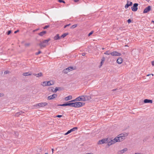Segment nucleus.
<instances>
[{
	"label": "nucleus",
	"instance_id": "nucleus-1",
	"mask_svg": "<svg viewBox=\"0 0 154 154\" xmlns=\"http://www.w3.org/2000/svg\"><path fill=\"white\" fill-rule=\"evenodd\" d=\"M54 84L53 81H45L42 82L41 83V85L43 86H50L51 85Z\"/></svg>",
	"mask_w": 154,
	"mask_h": 154
},
{
	"label": "nucleus",
	"instance_id": "nucleus-2",
	"mask_svg": "<svg viewBox=\"0 0 154 154\" xmlns=\"http://www.w3.org/2000/svg\"><path fill=\"white\" fill-rule=\"evenodd\" d=\"M74 107L79 108L85 104V103L81 102H75L73 103Z\"/></svg>",
	"mask_w": 154,
	"mask_h": 154
},
{
	"label": "nucleus",
	"instance_id": "nucleus-3",
	"mask_svg": "<svg viewBox=\"0 0 154 154\" xmlns=\"http://www.w3.org/2000/svg\"><path fill=\"white\" fill-rule=\"evenodd\" d=\"M75 68H74L72 66H70L67 68L65 69H64L63 71V73H64L65 74H67L68 72H70V71H72L74 69H75Z\"/></svg>",
	"mask_w": 154,
	"mask_h": 154
},
{
	"label": "nucleus",
	"instance_id": "nucleus-4",
	"mask_svg": "<svg viewBox=\"0 0 154 154\" xmlns=\"http://www.w3.org/2000/svg\"><path fill=\"white\" fill-rule=\"evenodd\" d=\"M57 106H69L71 107H74V104L73 103H71V102H67L66 103H64L63 104H58Z\"/></svg>",
	"mask_w": 154,
	"mask_h": 154
},
{
	"label": "nucleus",
	"instance_id": "nucleus-5",
	"mask_svg": "<svg viewBox=\"0 0 154 154\" xmlns=\"http://www.w3.org/2000/svg\"><path fill=\"white\" fill-rule=\"evenodd\" d=\"M138 6V4L137 3H135L134 4V5L132 7H131V9L133 11H136L137 10V6Z\"/></svg>",
	"mask_w": 154,
	"mask_h": 154
},
{
	"label": "nucleus",
	"instance_id": "nucleus-6",
	"mask_svg": "<svg viewBox=\"0 0 154 154\" xmlns=\"http://www.w3.org/2000/svg\"><path fill=\"white\" fill-rule=\"evenodd\" d=\"M111 54L112 56H119L121 55V54L116 51H113L111 52Z\"/></svg>",
	"mask_w": 154,
	"mask_h": 154
},
{
	"label": "nucleus",
	"instance_id": "nucleus-7",
	"mask_svg": "<svg viewBox=\"0 0 154 154\" xmlns=\"http://www.w3.org/2000/svg\"><path fill=\"white\" fill-rule=\"evenodd\" d=\"M107 139H102L101 140H100L98 142V144H103L104 143H107Z\"/></svg>",
	"mask_w": 154,
	"mask_h": 154
},
{
	"label": "nucleus",
	"instance_id": "nucleus-8",
	"mask_svg": "<svg viewBox=\"0 0 154 154\" xmlns=\"http://www.w3.org/2000/svg\"><path fill=\"white\" fill-rule=\"evenodd\" d=\"M57 96V95L56 94H53L52 95L48 96V100H52L55 98Z\"/></svg>",
	"mask_w": 154,
	"mask_h": 154
},
{
	"label": "nucleus",
	"instance_id": "nucleus-9",
	"mask_svg": "<svg viewBox=\"0 0 154 154\" xmlns=\"http://www.w3.org/2000/svg\"><path fill=\"white\" fill-rule=\"evenodd\" d=\"M83 100L84 101H88L91 99V98L90 96L88 95H83Z\"/></svg>",
	"mask_w": 154,
	"mask_h": 154
},
{
	"label": "nucleus",
	"instance_id": "nucleus-10",
	"mask_svg": "<svg viewBox=\"0 0 154 154\" xmlns=\"http://www.w3.org/2000/svg\"><path fill=\"white\" fill-rule=\"evenodd\" d=\"M151 9V7L150 6H148L144 10L143 13H146L149 11Z\"/></svg>",
	"mask_w": 154,
	"mask_h": 154
},
{
	"label": "nucleus",
	"instance_id": "nucleus-11",
	"mask_svg": "<svg viewBox=\"0 0 154 154\" xmlns=\"http://www.w3.org/2000/svg\"><path fill=\"white\" fill-rule=\"evenodd\" d=\"M118 136V139L119 142L122 141L125 139V137H124V136L120 135V134H119Z\"/></svg>",
	"mask_w": 154,
	"mask_h": 154
},
{
	"label": "nucleus",
	"instance_id": "nucleus-12",
	"mask_svg": "<svg viewBox=\"0 0 154 154\" xmlns=\"http://www.w3.org/2000/svg\"><path fill=\"white\" fill-rule=\"evenodd\" d=\"M132 5V3L131 2L128 1H127V3L125 5V8H127L129 6H131Z\"/></svg>",
	"mask_w": 154,
	"mask_h": 154
},
{
	"label": "nucleus",
	"instance_id": "nucleus-13",
	"mask_svg": "<svg viewBox=\"0 0 154 154\" xmlns=\"http://www.w3.org/2000/svg\"><path fill=\"white\" fill-rule=\"evenodd\" d=\"M127 150L128 149L127 148H125L122 150L118 151V154H122L127 151Z\"/></svg>",
	"mask_w": 154,
	"mask_h": 154
},
{
	"label": "nucleus",
	"instance_id": "nucleus-14",
	"mask_svg": "<svg viewBox=\"0 0 154 154\" xmlns=\"http://www.w3.org/2000/svg\"><path fill=\"white\" fill-rule=\"evenodd\" d=\"M63 90V88L56 87L53 91V92L56 93L58 91H62Z\"/></svg>",
	"mask_w": 154,
	"mask_h": 154
},
{
	"label": "nucleus",
	"instance_id": "nucleus-15",
	"mask_svg": "<svg viewBox=\"0 0 154 154\" xmlns=\"http://www.w3.org/2000/svg\"><path fill=\"white\" fill-rule=\"evenodd\" d=\"M114 143H115V142L113 140H110V141H109V140L108 141L107 140V143L108 144V145L109 146L111 145Z\"/></svg>",
	"mask_w": 154,
	"mask_h": 154
},
{
	"label": "nucleus",
	"instance_id": "nucleus-16",
	"mask_svg": "<svg viewBox=\"0 0 154 154\" xmlns=\"http://www.w3.org/2000/svg\"><path fill=\"white\" fill-rule=\"evenodd\" d=\"M143 103H152V100L148 99H145L143 100Z\"/></svg>",
	"mask_w": 154,
	"mask_h": 154
},
{
	"label": "nucleus",
	"instance_id": "nucleus-17",
	"mask_svg": "<svg viewBox=\"0 0 154 154\" xmlns=\"http://www.w3.org/2000/svg\"><path fill=\"white\" fill-rule=\"evenodd\" d=\"M83 96H84L82 95L76 98V99L77 100V101H84V100H83Z\"/></svg>",
	"mask_w": 154,
	"mask_h": 154
},
{
	"label": "nucleus",
	"instance_id": "nucleus-18",
	"mask_svg": "<svg viewBox=\"0 0 154 154\" xmlns=\"http://www.w3.org/2000/svg\"><path fill=\"white\" fill-rule=\"evenodd\" d=\"M61 38V36H60L59 34H57L54 37V40H57L60 39Z\"/></svg>",
	"mask_w": 154,
	"mask_h": 154
},
{
	"label": "nucleus",
	"instance_id": "nucleus-19",
	"mask_svg": "<svg viewBox=\"0 0 154 154\" xmlns=\"http://www.w3.org/2000/svg\"><path fill=\"white\" fill-rule=\"evenodd\" d=\"M123 61V59L121 57H119L117 60V63L119 64H121Z\"/></svg>",
	"mask_w": 154,
	"mask_h": 154
},
{
	"label": "nucleus",
	"instance_id": "nucleus-20",
	"mask_svg": "<svg viewBox=\"0 0 154 154\" xmlns=\"http://www.w3.org/2000/svg\"><path fill=\"white\" fill-rule=\"evenodd\" d=\"M105 57H103L101 59V61L100 62V65L99 66V67L100 68L103 65V63H104L105 60Z\"/></svg>",
	"mask_w": 154,
	"mask_h": 154
},
{
	"label": "nucleus",
	"instance_id": "nucleus-21",
	"mask_svg": "<svg viewBox=\"0 0 154 154\" xmlns=\"http://www.w3.org/2000/svg\"><path fill=\"white\" fill-rule=\"evenodd\" d=\"M78 129V128L77 127H75L73 128L72 129H70V130L68 131V133H69V134L71 132L75 131V130H77Z\"/></svg>",
	"mask_w": 154,
	"mask_h": 154
},
{
	"label": "nucleus",
	"instance_id": "nucleus-22",
	"mask_svg": "<svg viewBox=\"0 0 154 154\" xmlns=\"http://www.w3.org/2000/svg\"><path fill=\"white\" fill-rule=\"evenodd\" d=\"M33 75L39 77L42 76L43 74L42 72H40L38 74H33Z\"/></svg>",
	"mask_w": 154,
	"mask_h": 154
},
{
	"label": "nucleus",
	"instance_id": "nucleus-23",
	"mask_svg": "<svg viewBox=\"0 0 154 154\" xmlns=\"http://www.w3.org/2000/svg\"><path fill=\"white\" fill-rule=\"evenodd\" d=\"M48 104V103L46 102H42L40 103V107H43Z\"/></svg>",
	"mask_w": 154,
	"mask_h": 154
},
{
	"label": "nucleus",
	"instance_id": "nucleus-24",
	"mask_svg": "<svg viewBox=\"0 0 154 154\" xmlns=\"http://www.w3.org/2000/svg\"><path fill=\"white\" fill-rule=\"evenodd\" d=\"M39 45L40 46L41 48H42V47H45L46 46V45L43 42L39 43Z\"/></svg>",
	"mask_w": 154,
	"mask_h": 154
},
{
	"label": "nucleus",
	"instance_id": "nucleus-25",
	"mask_svg": "<svg viewBox=\"0 0 154 154\" xmlns=\"http://www.w3.org/2000/svg\"><path fill=\"white\" fill-rule=\"evenodd\" d=\"M46 33V31H42L38 34V35L41 36H43Z\"/></svg>",
	"mask_w": 154,
	"mask_h": 154
},
{
	"label": "nucleus",
	"instance_id": "nucleus-26",
	"mask_svg": "<svg viewBox=\"0 0 154 154\" xmlns=\"http://www.w3.org/2000/svg\"><path fill=\"white\" fill-rule=\"evenodd\" d=\"M69 34V33L68 32L64 33L61 36V38H64Z\"/></svg>",
	"mask_w": 154,
	"mask_h": 154
},
{
	"label": "nucleus",
	"instance_id": "nucleus-27",
	"mask_svg": "<svg viewBox=\"0 0 154 154\" xmlns=\"http://www.w3.org/2000/svg\"><path fill=\"white\" fill-rule=\"evenodd\" d=\"M72 97L71 96H69L66 97L65 98V100L66 101H68L69 100H71L72 99Z\"/></svg>",
	"mask_w": 154,
	"mask_h": 154
},
{
	"label": "nucleus",
	"instance_id": "nucleus-28",
	"mask_svg": "<svg viewBox=\"0 0 154 154\" xmlns=\"http://www.w3.org/2000/svg\"><path fill=\"white\" fill-rule=\"evenodd\" d=\"M128 135V134L127 133H122L120 134V135L124 136V137H125L126 136H127Z\"/></svg>",
	"mask_w": 154,
	"mask_h": 154
},
{
	"label": "nucleus",
	"instance_id": "nucleus-29",
	"mask_svg": "<svg viewBox=\"0 0 154 154\" xmlns=\"http://www.w3.org/2000/svg\"><path fill=\"white\" fill-rule=\"evenodd\" d=\"M23 112H19L16 113L15 114V116H18L22 114Z\"/></svg>",
	"mask_w": 154,
	"mask_h": 154
},
{
	"label": "nucleus",
	"instance_id": "nucleus-30",
	"mask_svg": "<svg viewBox=\"0 0 154 154\" xmlns=\"http://www.w3.org/2000/svg\"><path fill=\"white\" fill-rule=\"evenodd\" d=\"M118 137H116L113 139L114 141L115 142V143L116 142H119V140H118Z\"/></svg>",
	"mask_w": 154,
	"mask_h": 154
},
{
	"label": "nucleus",
	"instance_id": "nucleus-31",
	"mask_svg": "<svg viewBox=\"0 0 154 154\" xmlns=\"http://www.w3.org/2000/svg\"><path fill=\"white\" fill-rule=\"evenodd\" d=\"M23 75L25 76L30 75L31 74L29 73V72H25L23 73Z\"/></svg>",
	"mask_w": 154,
	"mask_h": 154
},
{
	"label": "nucleus",
	"instance_id": "nucleus-32",
	"mask_svg": "<svg viewBox=\"0 0 154 154\" xmlns=\"http://www.w3.org/2000/svg\"><path fill=\"white\" fill-rule=\"evenodd\" d=\"M110 53H111V52H110V51H106V52H105L104 53V54H105L109 55V54H111Z\"/></svg>",
	"mask_w": 154,
	"mask_h": 154
},
{
	"label": "nucleus",
	"instance_id": "nucleus-33",
	"mask_svg": "<svg viewBox=\"0 0 154 154\" xmlns=\"http://www.w3.org/2000/svg\"><path fill=\"white\" fill-rule=\"evenodd\" d=\"M94 32V31L92 30L91 31L88 35V36H90L91 35H92L93 33Z\"/></svg>",
	"mask_w": 154,
	"mask_h": 154
},
{
	"label": "nucleus",
	"instance_id": "nucleus-34",
	"mask_svg": "<svg viewBox=\"0 0 154 154\" xmlns=\"http://www.w3.org/2000/svg\"><path fill=\"white\" fill-rule=\"evenodd\" d=\"M77 101V99L76 98L74 100H72L69 101L67 103H68V102L72 103V102H73Z\"/></svg>",
	"mask_w": 154,
	"mask_h": 154
},
{
	"label": "nucleus",
	"instance_id": "nucleus-35",
	"mask_svg": "<svg viewBox=\"0 0 154 154\" xmlns=\"http://www.w3.org/2000/svg\"><path fill=\"white\" fill-rule=\"evenodd\" d=\"M54 88L51 87L48 88V90L49 91H51L53 92V91H54Z\"/></svg>",
	"mask_w": 154,
	"mask_h": 154
},
{
	"label": "nucleus",
	"instance_id": "nucleus-36",
	"mask_svg": "<svg viewBox=\"0 0 154 154\" xmlns=\"http://www.w3.org/2000/svg\"><path fill=\"white\" fill-rule=\"evenodd\" d=\"M34 106L36 107L38 106V108L41 107L40 103L36 104Z\"/></svg>",
	"mask_w": 154,
	"mask_h": 154
},
{
	"label": "nucleus",
	"instance_id": "nucleus-37",
	"mask_svg": "<svg viewBox=\"0 0 154 154\" xmlns=\"http://www.w3.org/2000/svg\"><path fill=\"white\" fill-rule=\"evenodd\" d=\"M12 32V31L11 30H9L7 32H6V34L8 35H9Z\"/></svg>",
	"mask_w": 154,
	"mask_h": 154
},
{
	"label": "nucleus",
	"instance_id": "nucleus-38",
	"mask_svg": "<svg viewBox=\"0 0 154 154\" xmlns=\"http://www.w3.org/2000/svg\"><path fill=\"white\" fill-rule=\"evenodd\" d=\"M77 26V24H75V25H74L71 26L70 28L73 29V28H75Z\"/></svg>",
	"mask_w": 154,
	"mask_h": 154
},
{
	"label": "nucleus",
	"instance_id": "nucleus-39",
	"mask_svg": "<svg viewBox=\"0 0 154 154\" xmlns=\"http://www.w3.org/2000/svg\"><path fill=\"white\" fill-rule=\"evenodd\" d=\"M48 28H50V26L48 25H46L43 27V29H46Z\"/></svg>",
	"mask_w": 154,
	"mask_h": 154
},
{
	"label": "nucleus",
	"instance_id": "nucleus-40",
	"mask_svg": "<svg viewBox=\"0 0 154 154\" xmlns=\"http://www.w3.org/2000/svg\"><path fill=\"white\" fill-rule=\"evenodd\" d=\"M149 137H146L144 139L143 141H146L148 139Z\"/></svg>",
	"mask_w": 154,
	"mask_h": 154
},
{
	"label": "nucleus",
	"instance_id": "nucleus-41",
	"mask_svg": "<svg viewBox=\"0 0 154 154\" xmlns=\"http://www.w3.org/2000/svg\"><path fill=\"white\" fill-rule=\"evenodd\" d=\"M42 52L41 51H39L38 52H36L35 53V54L36 55H38L39 54H40V53H41Z\"/></svg>",
	"mask_w": 154,
	"mask_h": 154
},
{
	"label": "nucleus",
	"instance_id": "nucleus-42",
	"mask_svg": "<svg viewBox=\"0 0 154 154\" xmlns=\"http://www.w3.org/2000/svg\"><path fill=\"white\" fill-rule=\"evenodd\" d=\"M58 1H59V2H60V3L62 2V3H65V2L64 1H63V0H59Z\"/></svg>",
	"mask_w": 154,
	"mask_h": 154
},
{
	"label": "nucleus",
	"instance_id": "nucleus-43",
	"mask_svg": "<svg viewBox=\"0 0 154 154\" xmlns=\"http://www.w3.org/2000/svg\"><path fill=\"white\" fill-rule=\"evenodd\" d=\"M14 134L17 137V135H18V132H17L15 131L14 132Z\"/></svg>",
	"mask_w": 154,
	"mask_h": 154
},
{
	"label": "nucleus",
	"instance_id": "nucleus-44",
	"mask_svg": "<svg viewBox=\"0 0 154 154\" xmlns=\"http://www.w3.org/2000/svg\"><path fill=\"white\" fill-rule=\"evenodd\" d=\"M63 115H58L56 116L58 118H61L62 116Z\"/></svg>",
	"mask_w": 154,
	"mask_h": 154
},
{
	"label": "nucleus",
	"instance_id": "nucleus-45",
	"mask_svg": "<svg viewBox=\"0 0 154 154\" xmlns=\"http://www.w3.org/2000/svg\"><path fill=\"white\" fill-rule=\"evenodd\" d=\"M70 25V24L65 25L64 26V28H65L67 26H69Z\"/></svg>",
	"mask_w": 154,
	"mask_h": 154
},
{
	"label": "nucleus",
	"instance_id": "nucleus-46",
	"mask_svg": "<svg viewBox=\"0 0 154 154\" xmlns=\"http://www.w3.org/2000/svg\"><path fill=\"white\" fill-rule=\"evenodd\" d=\"M30 44L29 43H26L25 45L26 46H28L30 45Z\"/></svg>",
	"mask_w": 154,
	"mask_h": 154
},
{
	"label": "nucleus",
	"instance_id": "nucleus-47",
	"mask_svg": "<svg viewBox=\"0 0 154 154\" xmlns=\"http://www.w3.org/2000/svg\"><path fill=\"white\" fill-rule=\"evenodd\" d=\"M48 41H47L46 40H43V43H47L48 42H47Z\"/></svg>",
	"mask_w": 154,
	"mask_h": 154
},
{
	"label": "nucleus",
	"instance_id": "nucleus-48",
	"mask_svg": "<svg viewBox=\"0 0 154 154\" xmlns=\"http://www.w3.org/2000/svg\"><path fill=\"white\" fill-rule=\"evenodd\" d=\"M9 72V71H5L4 72V73L5 74H7Z\"/></svg>",
	"mask_w": 154,
	"mask_h": 154
},
{
	"label": "nucleus",
	"instance_id": "nucleus-49",
	"mask_svg": "<svg viewBox=\"0 0 154 154\" xmlns=\"http://www.w3.org/2000/svg\"><path fill=\"white\" fill-rule=\"evenodd\" d=\"M19 29H17V30L15 31L14 32V33H17V32H19Z\"/></svg>",
	"mask_w": 154,
	"mask_h": 154
},
{
	"label": "nucleus",
	"instance_id": "nucleus-50",
	"mask_svg": "<svg viewBox=\"0 0 154 154\" xmlns=\"http://www.w3.org/2000/svg\"><path fill=\"white\" fill-rule=\"evenodd\" d=\"M4 96V94L3 93H0V97H2Z\"/></svg>",
	"mask_w": 154,
	"mask_h": 154
},
{
	"label": "nucleus",
	"instance_id": "nucleus-51",
	"mask_svg": "<svg viewBox=\"0 0 154 154\" xmlns=\"http://www.w3.org/2000/svg\"><path fill=\"white\" fill-rule=\"evenodd\" d=\"M128 23H130L131 22V20L130 19H129L128 20Z\"/></svg>",
	"mask_w": 154,
	"mask_h": 154
},
{
	"label": "nucleus",
	"instance_id": "nucleus-52",
	"mask_svg": "<svg viewBox=\"0 0 154 154\" xmlns=\"http://www.w3.org/2000/svg\"><path fill=\"white\" fill-rule=\"evenodd\" d=\"M152 66H154V61L152 62Z\"/></svg>",
	"mask_w": 154,
	"mask_h": 154
},
{
	"label": "nucleus",
	"instance_id": "nucleus-53",
	"mask_svg": "<svg viewBox=\"0 0 154 154\" xmlns=\"http://www.w3.org/2000/svg\"><path fill=\"white\" fill-rule=\"evenodd\" d=\"M51 40V39L50 38H48V39H46V40H47V41H47V42H49V41H50Z\"/></svg>",
	"mask_w": 154,
	"mask_h": 154
},
{
	"label": "nucleus",
	"instance_id": "nucleus-54",
	"mask_svg": "<svg viewBox=\"0 0 154 154\" xmlns=\"http://www.w3.org/2000/svg\"><path fill=\"white\" fill-rule=\"evenodd\" d=\"M69 134V133H68V131L65 134V135H66Z\"/></svg>",
	"mask_w": 154,
	"mask_h": 154
},
{
	"label": "nucleus",
	"instance_id": "nucleus-55",
	"mask_svg": "<svg viewBox=\"0 0 154 154\" xmlns=\"http://www.w3.org/2000/svg\"><path fill=\"white\" fill-rule=\"evenodd\" d=\"M85 53H82V55L83 56H85Z\"/></svg>",
	"mask_w": 154,
	"mask_h": 154
},
{
	"label": "nucleus",
	"instance_id": "nucleus-56",
	"mask_svg": "<svg viewBox=\"0 0 154 154\" xmlns=\"http://www.w3.org/2000/svg\"><path fill=\"white\" fill-rule=\"evenodd\" d=\"M38 29H34L33 31V32H35V31H37V30H38Z\"/></svg>",
	"mask_w": 154,
	"mask_h": 154
},
{
	"label": "nucleus",
	"instance_id": "nucleus-57",
	"mask_svg": "<svg viewBox=\"0 0 154 154\" xmlns=\"http://www.w3.org/2000/svg\"><path fill=\"white\" fill-rule=\"evenodd\" d=\"M51 150H52V153H53V152H54V149H51Z\"/></svg>",
	"mask_w": 154,
	"mask_h": 154
},
{
	"label": "nucleus",
	"instance_id": "nucleus-58",
	"mask_svg": "<svg viewBox=\"0 0 154 154\" xmlns=\"http://www.w3.org/2000/svg\"><path fill=\"white\" fill-rule=\"evenodd\" d=\"M86 154H93L92 153H87Z\"/></svg>",
	"mask_w": 154,
	"mask_h": 154
},
{
	"label": "nucleus",
	"instance_id": "nucleus-59",
	"mask_svg": "<svg viewBox=\"0 0 154 154\" xmlns=\"http://www.w3.org/2000/svg\"><path fill=\"white\" fill-rule=\"evenodd\" d=\"M117 89H113L112 91H115Z\"/></svg>",
	"mask_w": 154,
	"mask_h": 154
},
{
	"label": "nucleus",
	"instance_id": "nucleus-60",
	"mask_svg": "<svg viewBox=\"0 0 154 154\" xmlns=\"http://www.w3.org/2000/svg\"><path fill=\"white\" fill-rule=\"evenodd\" d=\"M150 74H148V75H147V76H149V75H150Z\"/></svg>",
	"mask_w": 154,
	"mask_h": 154
},
{
	"label": "nucleus",
	"instance_id": "nucleus-61",
	"mask_svg": "<svg viewBox=\"0 0 154 154\" xmlns=\"http://www.w3.org/2000/svg\"><path fill=\"white\" fill-rule=\"evenodd\" d=\"M45 154H48V153H45Z\"/></svg>",
	"mask_w": 154,
	"mask_h": 154
},
{
	"label": "nucleus",
	"instance_id": "nucleus-62",
	"mask_svg": "<svg viewBox=\"0 0 154 154\" xmlns=\"http://www.w3.org/2000/svg\"><path fill=\"white\" fill-rule=\"evenodd\" d=\"M102 50H104V48H102Z\"/></svg>",
	"mask_w": 154,
	"mask_h": 154
},
{
	"label": "nucleus",
	"instance_id": "nucleus-63",
	"mask_svg": "<svg viewBox=\"0 0 154 154\" xmlns=\"http://www.w3.org/2000/svg\"><path fill=\"white\" fill-rule=\"evenodd\" d=\"M39 150H41V149H39Z\"/></svg>",
	"mask_w": 154,
	"mask_h": 154
},
{
	"label": "nucleus",
	"instance_id": "nucleus-64",
	"mask_svg": "<svg viewBox=\"0 0 154 154\" xmlns=\"http://www.w3.org/2000/svg\"><path fill=\"white\" fill-rule=\"evenodd\" d=\"M152 22H154V21H152Z\"/></svg>",
	"mask_w": 154,
	"mask_h": 154
}]
</instances>
